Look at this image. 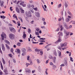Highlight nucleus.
I'll return each instance as SVG.
<instances>
[{"instance_id":"nucleus-1","label":"nucleus","mask_w":75,"mask_h":75,"mask_svg":"<svg viewBox=\"0 0 75 75\" xmlns=\"http://www.w3.org/2000/svg\"><path fill=\"white\" fill-rule=\"evenodd\" d=\"M31 14V12L30 11H26L25 12V15L28 17H31L32 16Z\"/></svg>"},{"instance_id":"nucleus-2","label":"nucleus","mask_w":75,"mask_h":75,"mask_svg":"<svg viewBox=\"0 0 75 75\" xmlns=\"http://www.w3.org/2000/svg\"><path fill=\"white\" fill-rule=\"evenodd\" d=\"M9 37L11 40H14L15 36L13 34L11 33L9 35Z\"/></svg>"},{"instance_id":"nucleus-3","label":"nucleus","mask_w":75,"mask_h":75,"mask_svg":"<svg viewBox=\"0 0 75 75\" xmlns=\"http://www.w3.org/2000/svg\"><path fill=\"white\" fill-rule=\"evenodd\" d=\"M1 37L2 40H4V38H6V34L4 32L2 33V34L1 35Z\"/></svg>"},{"instance_id":"nucleus-4","label":"nucleus","mask_w":75,"mask_h":75,"mask_svg":"<svg viewBox=\"0 0 75 75\" xmlns=\"http://www.w3.org/2000/svg\"><path fill=\"white\" fill-rule=\"evenodd\" d=\"M64 33L66 35L65 37V38H67L68 37L67 36H68V35H69V32H68L67 31H65Z\"/></svg>"},{"instance_id":"nucleus-5","label":"nucleus","mask_w":75,"mask_h":75,"mask_svg":"<svg viewBox=\"0 0 75 75\" xmlns=\"http://www.w3.org/2000/svg\"><path fill=\"white\" fill-rule=\"evenodd\" d=\"M9 29L12 32V33H16V31L15 29L13 28L10 27L9 28Z\"/></svg>"},{"instance_id":"nucleus-6","label":"nucleus","mask_w":75,"mask_h":75,"mask_svg":"<svg viewBox=\"0 0 75 75\" xmlns=\"http://www.w3.org/2000/svg\"><path fill=\"white\" fill-rule=\"evenodd\" d=\"M61 41H62L61 38H58V40H57L56 42H54V44H58L59 43V42H61Z\"/></svg>"},{"instance_id":"nucleus-7","label":"nucleus","mask_w":75,"mask_h":75,"mask_svg":"<svg viewBox=\"0 0 75 75\" xmlns=\"http://www.w3.org/2000/svg\"><path fill=\"white\" fill-rule=\"evenodd\" d=\"M61 47H66L67 46V43L65 42L64 43H62L60 44Z\"/></svg>"},{"instance_id":"nucleus-8","label":"nucleus","mask_w":75,"mask_h":75,"mask_svg":"<svg viewBox=\"0 0 75 75\" xmlns=\"http://www.w3.org/2000/svg\"><path fill=\"white\" fill-rule=\"evenodd\" d=\"M35 16L36 17H38V18L40 17V13H39V12H35Z\"/></svg>"},{"instance_id":"nucleus-9","label":"nucleus","mask_w":75,"mask_h":75,"mask_svg":"<svg viewBox=\"0 0 75 75\" xmlns=\"http://www.w3.org/2000/svg\"><path fill=\"white\" fill-rule=\"evenodd\" d=\"M15 51L16 52L17 54H20L21 53V51L20 50V49H17Z\"/></svg>"},{"instance_id":"nucleus-10","label":"nucleus","mask_w":75,"mask_h":75,"mask_svg":"<svg viewBox=\"0 0 75 75\" xmlns=\"http://www.w3.org/2000/svg\"><path fill=\"white\" fill-rule=\"evenodd\" d=\"M58 35H59V37H61L63 36V33L62 32H59L58 33Z\"/></svg>"},{"instance_id":"nucleus-11","label":"nucleus","mask_w":75,"mask_h":75,"mask_svg":"<svg viewBox=\"0 0 75 75\" xmlns=\"http://www.w3.org/2000/svg\"><path fill=\"white\" fill-rule=\"evenodd\" d=\"M2 46V49L3 51H5V47L4 46V44H2L1 45Z\"/></svg>"},{"instance_id":"nucleus-12","label":"nucleus","mask_w":75,"mask_h":75,"mask_svg":"<svg viewBox=\"0 0 75 75\" xmlns=\"http://www.w3.org/2000/svg\"><path fill=\"white\" fill-rule=\"evenodd\" d=\"M26 72H28V73H30L31 72V70L29 69L28 68H26L25 69Z\"/></svg>"},{"instance_id":"nucleus-13","label":"nucleus","mask_w":75,"mask_h":75,"mask_svg":"<svg viewBox=\"0 0 75 75\" xmlns=\"http://www.w3.org/2000/svg\"><path fill=\"white\" fill-rule=\"evenodd\" d=\"M64 27L67 29V30H68V29H69V28H68V25L67 24V23H65L64 24Z\"/></svg>"},{"instance_id":"nucleus-14","label":"nucleus","mask_w":75,"mask_h":75,"mask_svg":"<svg viewBox=\"0 0 75 75\" xmlns=\"http://www.w3.org/2000/svg\"><path fill=\"white\" fill-rule=\"evenodd\" d=\"M21 51L22 52L25 53V51H26V50L24 48H22L21 50Z\"/></svg>"},{"instance_id":"nucleus-15","label":"nucleus","mask_w":75,"mask_h":75,"mask_svg":"<svg viewBox=\"0 0 75 75\" xmlns=\"http://www.w3.org/2000/svg\"><path fill=\"white\" fill-rule=\"evenodd\" d=\"M65 61L64 62V64H65L66 66H67L68 65V63H67V58H65Z\"/></svg>"},{"instance_id":"nucleus-16","label":"nucleus","mask_w":75,"mask_h":75,"mask_svg":"<svg viewBox=\"0 0 75 75\" xmlns=\"http://www.w3.org/2000/svg\"><path fill=\"white\" fill-rule=\"evenodd\" d=\"M56 59H57V57H54L53 58V62L54 63H55V62H56Z\"/></svg>"},{"instance_id":"nucleus-17","label":"nucleus","mask_w":75,"mask_h":75,"mask_svg":"<svg viewBox=\"0 0 75 75\" xmlns=\"http://www.w3.org/2000/svg\"><path fill=\"white\" fill-rule=\"evenodd\" d=\"M16 10L18 13H20V11H19V9H18V7H16Z\"/></svg>"},{"instance_id":"nucleus-18","label":"nucleus","mask_w":75,"mask_h":75,"mask_svg":"<svg viewBox=\"0 0 75 75\" xmlns=\"http://www.w3.org/2000/svg\"><path fill=\"white\" fill-rule=\"evenodd\" d=\"M58 52L59 54V57L60 58H61V51H59Z\"/></svg>"},{"instance_id":"nucleus-19","label":"nucleus","mask_w":75,"mask_h":75,"mask_svg":"<svg viewBox=\"0 0 75 75\" xmlns=\"http://www.w3.org/2000/svg\"><path fill=\"white\" fill-rule=\"evenodd\" d=\"M21 12V13H24V10L22 8H20Z\"/></svg>"},{"instance_id":"nucleus-20","label":"nucleus","mask_w":75,"mask_h":75,"mask_svg":"<svg viewBox=\"0 0 75 75\" xmlns=\"http://www.w3.org/2000/svg\"><path fill=\"white\" fill-rule=\"evenodd\" d=\"M4 42H6V43H7V44H9H9H10V42H9L8 40H5Z\"/></svg>"},{"instance_id":"nucleus-21","label":"nucleus","mask_w":75,"mask_h":75,"mask_svg":"<svg viewBox=\"0 0 75 75\" xmlns=\"http://www.w3.org/2000/svg\"><path fill=\"white\" fill-rule=\"evenodd\" d=\"M3 4H4V1H1V7H4V5H3Z\"/></svg>"},{"instance_id":"nucleus-22","label":"nucleus","mask_w":75,"mask_h":75,"mask_svg":"<svg viewBox=\"0 0 75 75\" xmlns=\"http://www.w3.org/2000/svg\"><path fill=\"white\" fill-rule=\"evenodd\" d=\"M37 64H38L41 63V61H40V59H37Z\"/></svg>"},{"instance_id":"nucleus-23","label":"nucleus","mask_w":75,"mask_h":75,"mask_svg":"<svg viewBox=\"0 0 75 75\" xmlns=\"http://www.w3.org/2000/svg\"><path fill=\"white\" fill-rule=\"evenodd\" d=\"M28 61V62H30V65H33V62H32L31 60H29Z\"/></svg>"},{"instance_id":"nucleus-24","label":"nucleus","mask_w":75,"mask_h":75,"mask_svg":"<svg viewBox=\"0 0 75 75\" xmlns=\"http://www.w3.org/2000/svg\"><path fill=\"white\" fill-rule=\"evenodd\" d=\"M53 54L54 55H55V56H56V57L57 56V52H56V51L54 50V51Z\"/></svg>"},{"instance_id":"nucleus-25","label":"nucleus","mask_w":75,"mask_h":75,"mask_svg":"<svg viewBox=\"0 0 75 75\" xmlns=\"http://www.w3.org/2000/svg\"><path fill=\"white\" fill-rule=\"evenodd\" d=\"M5 45H6V48H7V49H8V50L10 49V47H9V46H8V45H7V44H6Z\"/></svg>"},{"instance_id":"nucleus-26","label":"nucleus","mask_w":75,"mask_h":75,"mask_svg":"<svg viewBox=\"0 0 75 75\" xmlns=\"http://www.w3.org/2000/svg\"><path fill=\"white\" fill-rule=\"evenodd\" d=\"M0 17L1 18H3V19H4V18H6V16H4V15H3L2 16L1 15L0 16Z\"/></svg>"},{"instance_id":"nucleus-27","label":"nucleus","mask_w":75,"mask_h":75,"mask_svg":"<svg viewBox=\"0 0 75 75\" xmlns=\"http://www.w3.org/2000/svg\"><path fill=\"white\" fill-rule=\"evenodd\" d=\"M66 22H69V19L68 18H67L65 19Z\"/></svg>"},{"instance_id":"nucleus-28","label":"nucleus","mask_w":75,"mask_h":75,"mask_svg":"<svg viewBox=\"0 0 75 75\" xmlns=\"http://www.w3.org/2000/svg\"><path fill=\"white\" fill-rule=\"evenodd\" d=\"M21 43L18 42L17 44V46H18L19 47H20V46H21Z\"/></svg>"},{"instance_id":"nucleus-29","label":"nucleus","mask_w":75,"mask_h":75,"mask_svg":"<svg viewBox=\"0 0 75 75\" xmlns=\"http://www.w3.org/2000/svg\"><path fill=\"white\" fill-rule=\"evenodd\" d=\"M28 51L29 52H31L32 51V50H31V48L30 47H28Z\"/></svg>"},{"instance_id":"nucleus-30","label":"nucleus","mask_w":75,"mask_h":75,"mask_svg":"<svg viewBox=\"0 0 75 75\" xmlns=\"http://www.w3.org/2000/svg\"><path fill=\"white\" fill-rule=\"evenodd\" d=\"M26 34L25 33H23V38H25V37H26Z\"/></svg>"},{"instance_id":"nucleus-31","label":"nucleus","mask_w":75,"mask_h":75,"mask_svg":"<svg viewBox=\"0 0 75 75\" xmlns=\"http://www.w3.org/2000/svg\"><path fill=\"white\" fill-rule=\"evenodd\" d=\"M1 69L2 70H3V65L1 62Z\"/></svg>"},{"instance_id":"nucleus-32","label":"nucleus","mask_w":75,"mask_h":75,"mask_svg":"<svg viewBox=\"0 0 75 75\" xmlns=\"http://www.w3.org/2000/svg\"><path fill=\"white\" fill-rule=\"evenodd\" d=\"M2 61L3 62L4 64V65L6 64V62H5V61L4 60V59H3V58H2Z\"/></svg>"},{"instance_id":"nucleus-33","label":"nucleus","mask_w":75,"mask_h":75,"mask_svg":"<svg viewBox=\"0 0 75 75\" xmlns=\"http://www.w3.org/2000/svg\"><path fill=\"white\" fill-rule=\"evenodd\" d=\"M52 44H50L47 45L45 47V48H47L49 46H50V45H51Z\"/></svg>"},{"instance_id":"nucleus-34","label":"nucleus","mask_w":75,"mask_h":75,"mask_svg":"<svg viewBox=\"0 0 75 75\" xmlns=\"http://www.w3.org/2000/svg\"><path fill=\"white\" fill-rule=\"evenodd\" d=\"M24 2L23 1L22 2L19 4H20V5H21V6H23V4H24Z\"/></svg>"},{"instance_id":"nucleus-35","label":"nucleus","mask_w":75,"mask_h":75,"mask_svg":"<svg viewBox=\"0 0 75 75\" xmlns=\"http://www.w3.org/2000/svg\"><path fill=\"white\" fill-rule=\"evenodd\" d=\"M42 54H43V52L42 51H40V55H42Z\"/></svg>"},{"instance_id":"nucleus-36","label":"nucleus","mask_w":75,"mask_h":75,"mask_svg":"<svg viewBox=\"0 0 75 75\" xmlns=\"http://www.w3.org/2000/svg\"><path fill=\"white\" fill-rule=\"evenodd\" d=\"M35 35H39V32H36L35 33Z\"/></svg>"},{"instance_id":"nucleus-37","label":"nucleus","mask_w":75,"mask_h":75,"mask_svg":"<svg viewBox=\"0 0 75 75\" xmlns=\"http://www.w3.org/2000/svg\"><path fill=\"white\" fill-rule=\"evenodd\" d=\"M68 13L69 14L70 16H72V14L69 11H68Z\"/></svg>"},{"instance_id":"nucleus-38","label":"nucleus","mask_w":75,"mask_h":75,"mask_svg":"<svg viewBox=\"0 0 75 75\" xmlns=\"http://www.w3.org/2000/svg\"><path fill=\"white\" fill-rule=\"evenodd\" d=\"M64 10H63V11H61L60 13L62 15H63V14H64Z\"/></svg>"},{"instance_id":"nucleus-39","label":"nucleus","mask_w":75,"mask_h":75,"mask_svg":"<svg viewBox=\"0 0 75 75\" xmlns=\"http://www.w3.org/2000/svg\"><path fill=\"white\" fill-rule=\"evenodd\" d=\"M28 33L29 34H30V33H31V29H30L29 28L28 29Z\"/></svg>"},{"instance_id":"nucleus-40","label":"nucleus","mask_w":75,"mask_h":75,"mask_svg":"<svg viewBox=\"0 0 75 75\" xmlns=\"http://www.w3.org/2000/svg\"><path fill=\"white\" fill-rule=\"evenodd\" d=\"M40 50L39 49H35V51L36 52H38V51H40Z\"/></svg>"},{"instance_id":"nucleus-41","label":"nucleus","mask_w":75,"mask_h":75,"mask_svg":"<svg viewBox=\"0 0 75 75\" xmlns=\"http://www.w3.org/2000/svg\"><path fill=\"white\" fill-rule=\"evenodd\" d=\"M30 56H27V60H28V61H30Z\"/></svg>"},{"instance_id":"nucleus-42","label":"nucleus","mask_w":75,"mask_h":75,"mask_svg":"<svg viewBox=\"0 0 75 75\" xmlns=\"http://www.w3.org/2000/svg\"><path fill=\"white\" fill-rule=\"evenodd\" d=\"M57 48H58V49H59V50H60V51H61V47L60 46H58Z\"/></svg>"},{"instance_id":"nucleus-43","label":"nucleus","mask_w":75,"mask_h":75,"mask_svg":"<svg viewBox=\"0 0 75 75\" xmlns=\"http://www.w3.org/2000/svg\"><path fill=\"white\" fill-rule=\"evenodd\" d=\"M65 6L66 8H67L68 7V4H67V3L66 2H65Z\"/></svg>"},{"instance_id":"nucleus-44","label":"nucleus","mask_w":75,"mask_h":75,"mask_svg":"<svg viewBox=\"0 0 75 75\" xmlns=\"http://www.w3.org/2000/svg\"><path fill=\"white\" fill-rule=\"evenodd\" d=\"M60 7H61V4H60L58 5V8H60Z\"/></svg>"},{"instance_id":"nucleus-45","label":"nucleus","mask_w":75,"mask_h":75,"mask_svg":"<svg viewBox=\"0 0 75 75\" xmlns=\"http://www.w3.org/2000/svg\"><path fill=\"white\" fill-rule=\"evenodd\" d=\"M4 72H5V73H6V72H7V69H4Z\"/></svg>"},{"instance_id":"nucleus-46","label":"nucleus","mask_w":75,"mask_h":75,"mask_svg":"<svg viewBox=\"0 0 75 75\" xmlns=\"http://www.w3.org/2000/svg\"><path fill=\"white\" fill-rule=\"evenodd\" d=\"M70 60L72 62H73L74 61L72 59H73L71 57H70Z\"/></svg>"},{"instance_id":"nucleus-47","label":"nucleus","mask_w":75,"mask_h":75,"mask_svg":"<svg viewBox=\"0 0 75 75\" xmlns=\"http://www.w3.org/2000/svg\"><path fill=\"white\" fill-rule=\"evenodd\" d=\"M26 67H27L28 65H30V64L27 63L26 64Z\"/></svg>"},{"instance_id":"nucleus-48","label":"nucleus","mask_w":75,"mask_h":75,"mask_svg":"<svg viewBox=\"0 0 75 75\" xmlns=\"http://www.w3.org/2000/svg\"><path fill=\"white\" fill-rule=\"evenodd\" d=\"M40 40H45V38H40Z\"/></svg>"},{"instance_id":"nucleus-49","label":"nucleus","mask_w":75,"mask_h":75,"mask_svg":"<svg viewBox=\"0 0 75 75\" xmlns=\"http://www.w3.org/2000/svg\"><path fill=\"white\" fill-rule=\"evenodd\" d=\"M25 54V53L23 52V53L22 54V56H24Z\"/></svg>"},{"instance_id":"nucleus-50","label":"nucleus","mask_w":75,"mask_h":75,"mask_svg":"<svg viewBox=\"0 0 75 75\" xmlns=\"http://www.w3.org/2000/svg\"><path fill=\"white\" fill-rule=\"evenodd\" d=\"M36 30L37 31H40V28H37L36 29Z\"/></svg>"},{"instance_id":"nucleus-51","label":"nucleus","mask_w":75,"mask_h":75,"mask_svg":"<svg viewBox=\"0 0 75 75\" xmlns=\"http://www.w3.org/2000/svg\"><path fill=\"white\" fill-rule=\"evenodd\" d=\"M42 21H43V22L45 21V18H42Z\"/></svg>"},{"instance_id":"nucleus-52","label":"nucleus","mask_w":75,"mask_h":75,"mask_svg":"<svg viewBox=\"0 0 75 75\" xmlns=\"http://www.w3.org/2000/svg\"><path fill=\"white\" fill-rule=\"evenodd\" d=\"M62 20V18H60L58 19V21H61Z\"/></svg>"},{"instance_id":"nucleus-53","label":"nucleus","mask_w":75,"mask_h":75,"mask_svg":"<svg viewBox=\"0 0 75 75\" xmlns=\"http://www.w3.org/2000/svg\"><path fill=\"white\" fill-rule=\"evenodd\" d=\"M71 23H72V24H75V21H72L71 22Z\"/></svg>"},{"instance_id":"nucleus-54","label":"nucleus","mask_w":75,"mask_h":75,"mask_svg":"<svg viewBox=\"0 0 75 75\" xmlns=\"http://www.w3.org/2000/svg\"><path fill=\"white\" fill-rule=\"evenodd\" d=\"M65 66V64H62L60 65V67H64Z\"/></svg>"},{"instance_id":"nucleus-55","label":"nucleus","mask_w":75,"mask_h":75,"mask_svg":"<svg viewBox=\"0 0 75 75\" xmlns=\"http://www.w3.org/2000/svg\"><path fill=\"white\" fill-rule=\"evenodd\" d=\"M13 61L14 63H16V61L15 59H13Z\"/></svg>"},{"instance_id":"nucleus-56","label":"nucleus","mask_w":75,"mask_h":75,"mask_svg":"<svg viewBox=\"0 0 75 75\" xmlns=\"http://www.w3.org/2000/svg\"><path fill=\"white\" fill-rule=\"evenodd\" d=\"M40 42H45V40H41V41H40Z\"/></svg>"},{"instance_id":"nucleus-57","label":"nucleus","mask_w":75,"mask_h":75,"mask_svg":"<svg viewBox=\"0 0 75 75\" xmlns=\"http://www.w3.org/2000/svg\"><path fill=\"white\" fill-rule=\"evenodd\" d=\"M8 55H9V56L11 58L12 57V55L11 54H8Z\"/></svg>"},{"instance_id":"nucleus-58","label":"nucleus","mask_w":75,"mask_h":75,"mask_svg":"<svg viewBox=\"0 0 75 75\" xmlns=\"http://www.w3.org/2000/svg\"><path fill=\"white\" fill-rule=\"evenodd\" d=\"M66 49V47H63L62 48V50H65Z\"/></svg>"},{"instance_id":"nucleus-59","label":"nucleus","mask_w":75,"mask_h":75,"mask_svg":"<svg viewBox=\"0 0 75 75\" xmlns=\"http://www.w3.org/2000/svg\"><path fill=\"white\" fill-rule=\"evenodd\" d=\"M13 17H14V18H16V17H17L16 16V14H15L13 15Z\"/></svg>"},{"instance_id":"nucleus-60","label":"nucleus","mask_w":75,"mask_h":75,"mask_svg":"<svg viewBox=\"0 0 75 75\" xmlns=\"http://www.w3.org/2000/svg\"><path fill=\"white\" fill-rule=\"evenodd\" d=\"M35 70H33L32 71V72L33 74H34V73L35 72Z\"/></svg>"},{"instance_id":"nucleus-61","label":"nucleus","mask_w":75,"mask_h":75,"mask_svg":"<svg viewBox=\"0 0 75 75\" xmlns=\"http://www.w3.org/2000/svg\"><path fill=\"white\" fill-rule=\"evenodd\" d=\"M13 3H15V4H16V3H17V0H15V1H13Z\"/></svg>"},{"instance_id":"nucleus-62","label":"nucleus","mask_w":75,"mask_h":75,"mask_svg":"<svg viewBox=\"0 0 75 75\" xmlns=\"http://www.w3.org/2000/svg\"><path fill=\"white\" fill-rule=\"evenodd\" d=\"M2 74H3L2 72H1V70H0V75H2Z\"/></svg>"},{"instance_id":"nucleus-63","label":"nucleus","mask_w":75,"mask_h":75,"mask_svg":"<svg viewBox=\"0 0 75 75\" xmlns=\"http://www.w3.org/2000/svg\"><path fill=\"white\" fill-rule=\"evenodd\" d=\"M43 24L44 25H46V22H45V21H44V22H43Z\"/></svg>"},{"instance_id":"nucleus-64","label":"nucleus","mask_w":75,"mask_h":75,"mask_svg":"<svg viewBox=\"0 0 75 75\" xmlns=\"http://www.w3.org/2000/svg\"><path fill=\"white\" fill-rule=\"evenodd\" d=\"M12 8V7H10V10H11V11H13V9H11V8Z\"/></svg>"}]
</instances>
